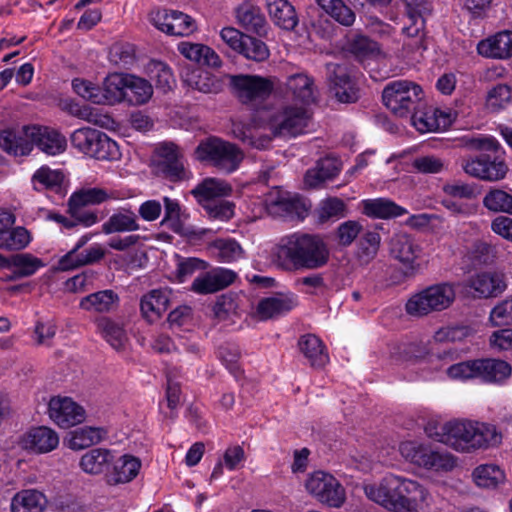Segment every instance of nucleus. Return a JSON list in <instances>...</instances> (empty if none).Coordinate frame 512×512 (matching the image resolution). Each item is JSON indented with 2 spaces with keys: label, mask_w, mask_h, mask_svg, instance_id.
Listing matches in <instances>:
<instances>
[{
  "label": "nucleus",
  "mask_w": 512,
  "mask_h": 512,
  "mask_svg": "<svg viewBox=\"0 0 512 512\" xmlns=\"http://www.w3.org/2000/svg\"><path fill=\"white\" fill-rule=\"evenodd\" d=\"M49 417L61 428L75 426L85 419L84 409L69 397H53L48 404Z\"/></svg>",
  "instance_id": "obj_17"
},
{
  "label": "nucleus",
  "mask_w": 512,
  "mask_h": 512,
  "mask_svg": "<svg viewBox=\"0 0 512 512\" xmlns=\"http://www.w3.org/2000/svg\"><path fill=\"white\" fill-rule=\"evenodd\" d=\"M164 218L161 221L162 226H167L173 232L181 235H187L189 230L184 226L183 219L186 218L185 213L181 210L177 200L169 197L163 198Z\"/></svg>",
  "instance_id": "obj_44"
},
{
  "label": "nucleus",
  "mask_w": 512,
  "mask_h": 512,
  "mask_svg": "<svg viewBox=\"0 0 512 512\" xmlns=\"http://www.w3.org/2000/svg\"><path fill=\"white\" fill-rule=\"evenodd\" d=\"M182 81L187 87L205 94H217L224 88L220 77L201 69H187L182 74Z\"/></svg>",
  "instance_id": "obj_25"
},
{
  "label": "nucleus",
  "mask_w": 512,
  "mask_h": 512,
  "mask_svg": "<svg viewBox=\"0 0 512 512\" xmlns=\"http://www.w3.org/2000/svg\"><path fill=\"white\" fill-rule=\"evenodd\" d=\"M58 444V434L45 426L30 429L19 440L22 449L36 454L48 453L54 450Z\"/></svg>",
  "instance_id": "obj_18"
},
{
  "label": "nucleus",
  "mask_w": 512,
  "mask_h": 512,
  "mask_svg": "<svg viewBox=\"0 0 512 512\" xmlns=\"http://www.w3.org/2000/svg\"><path fill=\"white\" fill-rule=\"evenodd\" d=\"M309 494L319 502L331 507H340L345 501V491L332 475L323 471L311 474L305 482Z\"/></svg>",
  "instance_id": "obj_12"
},
{
  "label": "nucleus",
  "mask_w": 512,
  "mask_h": 512,
  "mask_svg": "<svg viewBox=\"0 0 512 512\" xmlns=\"http://www.w3.org/2000/svg\"><path fill=\"white\" fill-rule=\"evenodd\" d=\"M155 167L158 174L170 181L185 178L183 157L178 146L173 143H164L158 147Z\"/></svg>",
  "instance_id": "obj_16"
},
{
  "label": "nucleus",
  "mask_w": 512,
  "mask_h": 512,
  "mask_svg": "<svg viewBox=\"0 0 512 512\" xmlns=\"http://www.w3.org/2000/svg\"><path fill=\"white\" fill-rule=\"evenodd\" d=\"M425 19L422 17H408L402 28V33L409 38L414 39V46L420 48L423 46L425 38Z\"/></svg>",
  "instance_id": "obj_63"
},
{
  "label": "nucleus",
  "mask_w": 512,
  "mask_h": 512,
  "mask_svg": "<svg viewBox=\"0 0 512 512\" xmlns=\"http://www.w3.org/2000/svg\"><path fill=\"white\" fill-rule=\"evenodd\" d=\"M366 497L390 512H418L428 492L417 481L388 474L379 482L365 483Z\"/></svg>",
  "instance_id": "obj_2"
},
{
  "label": "nucleus",
  "mask_w": 512,
  "mask_h": 512,
  "mask_svg": "<svg viewBox=\"0 0 512 512\" xmlns=\"http://www.w3.org/2000/svg\"><path fill=\"white\" fill-rule=\"evenodd\" d=\"M456 297L452 284L432 285L413 295L406 303V311L412 316H423L434 311H442L451 306Z\"/></svg>",
  "instance_id": "obj_8"
},
{
  "label": "nucleus",
  "mask_w": 512,
  "mask_h": 512,
  "mask_svg": "<svg viewBox=\"0 0 512 512\" xmlns=\"http://www.w3.org/2000/svg\"><path fill=\"white\" fill-rule=\"evenodd\" d=\"M106 436L103 428L85 426L69 433L68 447L72 450H82L101 442Z\"/></svg>",
  "instance_id": "obj_40"
},
{
  "label": "nucleus",
  "mask_w": 512,
  "mask_h": 512,
  "mask_svg": "<svg viewBox=\"0 0 512 512\" xmlns=\"http://www.w3.org/2000/svg\"><path fill=\"white\" fill-rule=\"evenodd\" d=\"M265 203L270 215L286 221L303 220L308 214L305 201L287 191L276 190L270 193Z\"/></svg>",
  "instance_id": "obj_11"
},
{
  "label": "nucleus",
  "mask_w": 512,
  "mask_h": 512,
  "mask_svg": "<svg viewBox=\"0 0 512 512\" xmlns=\"http://www.w3.org/2000/svg\"><path fill=\"white\" fill-rule=\"evenodd\" d=\"M311 113L305 106L285 105L269 119L268 125L275 137H295L306 132Z\"/></svg>",
  "instance_id": "obj_10"
},
{
  "label": "nucleus",
  "mask_w": 512,
  "mask_h": 512,
  "mask_svg": "<svg viewBox=\"0 0 512 512\" xmlns=\"http://www.w3.org/2000/svg\"><path fill=\"white\" fill-rule=\"evenodd\" d=\"M126 98L130 105H142L147 103L153 95V87L149 81L126 74Z\"/></svg>",
  "instance_id": "obj_38"
},
{
  "label": "nucleus",
  "mask_w": 512,
  "mask_h": 512,
  "mask_svg": "<svg viewBox=\"0 0 512 512\" xmlns=\"http://www.w3.org/2000/svg\"><path fill=\"white\" fill-rule=\"evenodd\" d=\"M236 17L239 24L247 31L261 34L265 30L266 19L261 9L250 3L244 2L236 9Z\"/></svg>",
  "instance_id": "obj_37"
},
{
  "label": "nucleus",
  "mask_w": 512,
  "mask_h": 512,
  "mask_svg": "<svg viewBox=\"0 0 512 512\" xmlns=\"http://www.w3.org/2000/svg\"><path fill=\"white\" fill-rule=\"evenodd\" d=\"M298 346L301 353L312 367L321 368L328 363L329 356L325 350V346L317 336L313 334L301 336L298 341Z\"/></svg>",
  "instance_id": "obj_34"
},
{
  "label": "nucleus",
  "mask_w": 512,
  "mask_h": 512,
  "mask_svg": "<svg viewBox=\"0 0 512 512\" xmlns=\"http://www.w3.org/2000/svg\"><path fill=\"white\" fill-rule=\"evenodd\" d=\"M70 141L74 148L98 160L116 159L119 155L117 143L97 129L79 128L71 134Z\"/></svg>",
  "instance_id": "obj_9"
},
{
  "label": "nucleus",
  "mask_w": 512,
  "mask_h": 512,
  "mask_svg": "<svg viewBox=\"0 0 512 512\" xmlns=\"http://www.w3.org/2000/svg\"><path fill=\"white\" fill-rule=\"evenodd\" d=\"M430 436L459 452H471L499 442L494 426L471 421H449Z\"/></svg>",
  "instance_id": "obj_4"
},
{
  "label": "nucleus",
  "mask_w": 512,
  "mask_h": 512,
  "mask_svg": "<svg viewBox=\"0 0 512 512\" xmlns=\"http://www.w3.org/2000/svg\"><path fill=\"white\" fill-rule=\"evenodd\" d=\"M297 304V297L293 294L267 297L258 303L257 313L262 320H267L289 312Z\"/></svg>",
  "instance_id": "obj_29"
},
{
  "label": "nucleus",
  "mask_w": 512,
  "mask_h": 512,
  "mask_svg": "<svg viewBox=\"0 0 512 512\" xmlns=\"http://www.w3.org/2000/svg\"><path fill=\"white\" fill-rule=\"evenodd\" d=\"M274 259L286 272L317 270L328 264L330 249L319 234L295 232L280 239Z\"/></svg>",
  "instance_id": "obj_1"
},
{
  "label": "nucleus",
  "mask_w": 512,
  "mask_h": 512,
  "mask_svg": "<svg viewBox=\"0 0 512 512\" xmlns=\"http://www.w3.org/2000/svg\"><path fill=\"white\" fill-rule=\"evenodd\" d=\"M266 8L272 21L278 27L290 31L297 26V13L288 0H266Z\"/></svg>",
  "instance_id": "obj_28"
},
{
  "label": "nucleus",
  "mask_w": 512,
  "mask_h": 512,
  "mask_svg": "<svg viewBox=\"0 0 512 512\" xmlns=\"http://www.w3.org/2000/svg\"><path fill=\"white\" fill-rule=\"evenodd\" d=\"M412 167L419 173L437 174L446 169V163L433 155L417 157L412 162Z\"/></svg>",
  "instance_id": "obj_62"
},
{
  "label": "nucleus",
  "mask_w": 512,
  "mask_h": 512,
  "mask_svg": "<svg viewBox=\"0 0 512 512\" xmlns=\"http://www.w3.org/2000/svg\"><path fill=\"white\" fill-rule=\"evenodd\" d=\"M474 482L478 487L494 489L505 480L504 471L495 464L477 466L472 473Z\"/></svg>",
  "instance_id": "obj_45"
},
{
  "label": "nucleus",
  "mask_w": 512,
  "mask_h": 512,
  "mask_svg": "<svg viewBox=\"0 0 512 512\" xmlns=\"http://www.w3.org/2000/svg\"><path fill=\"white\" fill-rule=\"evenodd\" d=\"M317 3L343 26H352L355 22L356 15L353 10L348 7L343 0H316Z\"/></svg>",
  "instance_id": "obj_48"
},
{
  "label": "nucleus",
  "mask_w": 512,
  "mask_h": 512,
  "mask_svg": "<svg viewBox=\"0 0 512 512\" xmlns=\"http://www.w3.org/2000/svg\"><path fill=\"white\" fill-rule=\"evenodd\" d=\"M462 168L469 176L490 182L505 178L508 171L503 159L489 153L463 160Z\"/></svg>",
  "instance_id": "obj_13"
},
{
  "label": "nucleus",
  "mask_w": 512,
  "mask_h": 512,
  "mask_svg": "<svg viewBox=\"0 0 512 512\" xmlns=\"http://www.w3.org/2000/svg\"><path fill=\"white\" fill-rule=\"evenodd\" d=\"M481 56L492 59H508L512 57V31L504 30L481 40L477 44Z\"/></svg>",
  "instance_id": "obj_22"
},
{
  "label": "nucleus",
  "mask_w": 512,
  "mask_h": 512,
  "mask_svg": "<svg viewBox=\"0 0 512 512\" xmlns=\"http://www.w3.org/2000/svg\"><path fill=\"white\" fill-rule=\"evenodd\" d=\"M126 75L119 73L109 74L100 87L99 104L114 105L125 101Z\"/></svg>",
  "instance_id": "obj_33"
},
{
  "label": "nucleus",
  "mask_w": 512,
  "mask_h": 512,
  "mask_svg": "<svg viewBox=\"0 0 512 512\" xmlns=\"http://www.w3.org/2000/svg\"><path fill=\"white\" fill-rule=\"evenodd\" d=\"M169 291L166 289H154L141 299L140 309L143 316L150 322L161 317L169 308Z\"/></svg>",
  "instance_id": "obj_31"
},
{
  "label": "nucleus",
  "mask_w": 512,
  "mask_h": 512,
  "mask_svg": "<svg viewBox=\"0 0 512 512\" xmlns=\"http://www.w3.org/2000/svg\"><path fill=\"white\" fill-rule=\"evenodd\" d=\"M349 50L357 58L363 59L379 52L378 43L370 38L358 35L349 42Z\"/></svg>",
  "instance_id": "obj_60"
},
{
  "label": "nucleus",
  "mask_w": 512,
  "mask_h": 512,
  "mask_svg": "<svg viewBox=\"0 0 512 512\" xmlns=\"http://www.w3.org/2000/svg\"><path fill=\"white\" fill-rule=\"evenodd\" d=\"M68 212L74 219L76 224H81L85 227H90L101 220L96 209H91L88 206H83L68 200Z\"/></svg>",
  "instance_id": "obj_56"
},
{
  "label": "nucleus",
  "mask_w": 512,
  "mask_h": 512,
  "mask_svg": "<svg viewBox=\"0 0 512 512\" xmlns=\"http://www.w3.org/2000/svg\"><path fill=\"white\" fill-rule=\"evenodd\" d=\"M32 181L36 190L53 189L62 184L63 174L47 167H41L34 173Z\"/></svg>",
  "instance_id": "obj_58"
},
{
  "label": "nucleus",
  "mask_w": 512,
  "mask_h": 512,
  "mask_svg": "<svg viewBox=\"0 0 512 512\" xmlns=\"http://www.w3.org/2000/svg\"><path fill=\"white\" fill-rule=\"evenodd\" d=\"M196 158L207 162L221 172L232 173L244 159V153L235 144L217 137L201 141L195 149Z\"/></svg>",
  "instance_id": "obj_5"
},
{
  "label": "nucleus",
  "mask_w": 512,
  "mask_h": 512,
  "mask_svg": "<svg viewBox=\"0 0 512 512\" xmlns=\"http://www.w3.org/2000/svg\"><path fill=\"white\" fill-rule=\"evenodd\" d=\"M111 64L118 68L127 69L135 62V49L130 43H115L108 53Z\"/></svg>",
  "instance_id": "obj_51"
},
{
  "label": "nucleus",
  "mask_w": 512,
  "mask_h": 512,
  "mask_svg": "<svg viewBox=\"0 0 512 512\" xmlns=\"http://www.w3.org/2000/svg\"><path fill=\"white\" fill-rule=\"evenodd\" d=\"M110 198L111 196L105 189L94 187L84 188L74 192L70 196L69 201L83 206H90L101 204Z\"/></svg>",
  "instance_id": "obj_55"
},
{
  "label": "nucleus",
  "mask_w": 512,
  "mask_h": 512,
  "mask_svg": "<svg viewBox=\"0 0 512 512\" xmlns=\"http://www.w3.org/2000/svg\"><path fill=\"white\" fill-rule=\"evenodd\" d=\"M345 203L337 197L327 198L321 201L316 210L319 223H325L333 217H342L345 212Z\"/></svg>",
  "instance_id": "obj_57"
},
{
  "label": "nucleus",
  "mask_w": 512,
  "mask_h": 512,
  "mask_svg": "<svg viewBox=\"0 0 512 512\" xmlns=\"http://www.w3.org/2000/svg\"><path fill=\"white\" fill-rule=\"evenodd\" d=\"M285 95L294 101H299L305 106L316 99L314 81L308 75L297 73L287 78L285 83Z\"/></svg>",
  "instance_id": "obj_24"
},
{
  "label": "nucleus",
  "mask_w": 512,
  "mask_h": 512,
  "mask_svg": "<svg viewBox=\"0 0 512 512\" xmlns=\"http://www.w3.org/2000/svg\"><path fill=\"white\" fill-rule=\"evenodd\" d=\"M114 454L106 448H92L80 458L79 466L87 474L99 475L109 471Z\"/></svg>",
  "instance_id": "obj_30"
},
{
  "label": "nucleus",
  "mask_w": 512,
  "mask_h": 512,
  "mask_svg": "<svg viewBox=\"0 0 512 512\" xmlns=\"http://www.w3.org/2000/svg\"><path fill=\"white\" fill-rule=\"evenodd\" d=\"M47 500L43 493L27 489L17 492L11 500V512H44Z\"/></svg>",
  "instance_id": "obj_36"
},
{
  "label": "nucleus",
  "mask_w": 512,
  "mask_h": 512,
  "mask_svg": "<svg viewBox=\"0 0 512 512\" xmlns=\"http://www.w3.org/2000/svg\"><path fill=\"white\" fill-rule=\"evenodd\" d=\"M30 234L24 227L0 230V249L21 250L30 243Z\"/></svg>",
  "instance_id": "obj_49"
},
{
  "label": "nucleus",
  "mask_w": 512,
  "mask_h": 512,
  "mask_svg": "<svg viewBox=\"0 0 512 512\" xmlns=\"http://www.w3.org/2000/svg\"><path fill=\"white\" fill-rule=\"evenodd\" d=\"M112 469L105 473L109 485H119L131 482L139 473L141 461L132 455H123L113 459Z\"/></svg>",
  "instance_id": "obj_23"
},
{
  "label": "nucleus",
  "mask_w": 512,
  "mask_h": 512,
  "mask_svg": "<svg viewBox=\"0 0 512 512\" xmlns=\"http://www.w3.org/2000/svg\"><path fill=\"white\" fill-rule=\"evenodd\" d=\"M44 265L40 258L30 253H19L5 257V260H2V268H15L18 274L24 278L34 275Z\"/></svg>",
  "instance_id": "obj_41"
},
{
  "label": "nucleus",
  "mask_w": 512,
  "mask_h": 512,
  "mask_svg": "<svg viewBox=\"0 0 512 512\" xmlns=\"http://www.w3.org/2000/svg\"><path fill=\"white\" fill-rule=\"evenodd\" d=\"M232 94L238 101L252 109L262 105L272 94L274 83L259 75H228Z\"/></svg>",
  "instance_id": "obj_7"
},
{
  "label": "nucleus",
  "mask_w": 512,
  "mask_h": 512,
  "mask_svg": "<svg viewBox=\"0 0 512 512\" xmlns=\"http://www.w3.org/2000/svg\"><path fill=\"white\" fill-rule=\"evenodd\" d=\"M217 250L219 259L223 262H232L238 260L243 255V249L240 244L233 239H218L213 243Z\"/></svg>",
  "instance_id": "obj_59"
},
{
  "label": "nucleus",
  "mask_w": 512,
  "mask_h": 512,
  "mask_svg": "<svg viewBox=\"0 0 512 512\" xmlns=\"http://www.w3.org/2000/svg\"><path fill=\"white\" fill-rule=\"evenodd\" d=\"M140 230L138 215L128 207H120L102 224L106 235L131 233Z\"/></svg>",
  "instance_id": "obj_26"
},
{
  "label": "nucleus",
  "mask_w": 512,
  "mask_h": 512,
  "mask_svg": "<svg viewBox=\"0 0 512 512\" xmlns=\"http://www.w3.org/2000/svg\"><path fill=\"white\" fill-rule=\"evenodd\" d=\"M390 255L403 264L407 269L414 271L421 249L415 239L407 233L394 234L389 242Z\"/></svg>",
  "instance_id": "obj_19"
},
{
  "label": "nucleus",
  "mask_w": 512,
  "mask_h": 512,
  "mask_svg": "<svg viewBox=\"0 0 512 512\" xmlns=\"http://www.w3.org/2000/svg\"><path fill=\"white\" fill-rule=\"evenodd\" d=\"M363 230V225L356 220H348L341 223L336 231L338 243L342 246H350Z\"/></svg>",
  "instance_id": "obj_64"
},
{
  "label": "nucleus",
  "mask_w": 512,
  "mask_h": 512,
  "mask_svg": "<svg viewBox=\"0 0 512 512\" xmlns=\"http://www.w3.org/2000/svg\"><path fill=\"white\" fill-rule=\"evenodd\" d=\"M512 102V89L507 84H497L486 96V106L496 112L505 109Z\"/></svg>",
  "instance_id": "obj_53"
},
{
  "label": "nucleus",
  "mask_w": 512,
  "mask_h": 512,
  "mask_svg": "<svg viewBox=\"0 0 512 512\" xmlns=\"http://www.w3.org/2000/svg\"><path fill=\"white\" fill-rule=\"evenodd\" d=\"M118 304L119 296L111 289L91 293L80 301L82 309L97 313H109L115 310Z\"/></svg>",
  "instance_id": "obj_35"
},
{
  "label": "nucleus",
  "mask_w": 512,
  "mask_h": 512,
  "mask_svg": "<svg viewBox=\"0 0 512 512\" xmlns=\"http://www.w3.org/2000/svg\"><path fill=\"white\" fill-rule=\"evenodd\" d=\"M96 326L101 336L116 350L124 348L128 338L123 326L108 317L97 319Z\"/></svg>",
  "instance_id": "obj_42"
},
{
  "label": "nucleus",
  "mask_w": 512,
  "mask_h": 512,
  "mask_svg": "<svg viewBox=\"0 0 512 512\" xmlns=\"http://www.w3.org/2000/svg\"><path fill=\"white\" fill-rule=\"evenodd\" d=\"M422 88L413 81L394 80L386 84L382 91L383 104L394 115L407 117L412 114L422 99Z\"/></svg>",
  "instance_id": "obj_6"
},
{
  "label": "nucleus",
  "mask_w": 512,
  "mask_h": 512,
  "mask_svg": "<svg viewBox=\"0 0 512 512\" xmlns=\"http://www.w3.org/2000/svg\"><path fill=\"white\" fill-rule=\"evenodd\" d=\"M239 54L246 59L255 62H262L268 59L270 52L267 45L260 39L247 35Z\"/></svg>",
  "instance_id": "obj_54"
},
{
  "label": "nucleus",
  "mask_w": 512,
  "mask_h": 512,
  "mask_svg": "<svg viewBox=\"0 0 512 512\" xmlns=\"http://www.w3.org/2000/svg\"><path fill=\"white\" fill-rule=\"evenodd\" d=\"M363 214L375 219H393L407 213V210L388 198L362 201Z\"/></svg>",
  "instance_id": "obj_27"
},
{
  "label": "nucleus",
  "mask_w": 512,
  "mask_h": 512,
  "mask_svg": "<svg viewBox=\"0 0 512 512\" xmlns=\"http://www.w3.org/2000/svg\"><path fill=\"white\" fill-rule=\"evenodd\" d=\"M489 321L492 326L512 324V298L499 302L490 312Z\"/></svg>",
  "instance_id": "obj_61"
},
{
  "label": "nucleus",
  "mask_w": 512,
  "mask_h": 512,
  "mask_svg": "<svg viewBox=\"0 0 512 512\" xmlns=\"http://www.w3.org/2000/svg\"><path fill=\"white\" fill-rule=\"evenodd\" d=\"M330 93L340 103H355L360 98L359 89L346 65H333L329 77Z\"/></svg>",
  "instance_id": "obj_15"
},
{
  "label": "nucleus",
  "mask_w": 512,
  "mask_h": 512,
  "mask_svg": "<svg viewBox=\"0 0 512 512\" xmlns=\"http://www.w3.org/2000/svg\"><path fill=\"white\" fill-rule=\"evenodd\" d=\"M422 459L426 465H421L420 467L426 469L448 471L453 469L455 466V459L451 455L447 453H440L428 446H424Z\"/></svg>",
  "instance_id": "obj_52"
},
{
  "label": "nucleus",
  "mask_w": 512,
  "mask_h": 512,
  "mask_svg": "<svg viewBox=\"0 0 512 512\" xmlns=\"http://www.w3.org/2000/svg\"><path fill=\"white\" fill-rule=\"evenodd\" d=\"M482 204L490 212L512 215V194L501 188H490L485 193Z\"/></svg>",
  "instance_id": "obj_46"
},
{
  "label": "nucleus",
  "mask_w": 512,
  "mask_h": 512,
  "mask_svg": "<svg viewBox=\"0 0 512 512\" xmlns=\"http://www.w3.org/2000/svg\"><path fill=\"white\" fill-rule=\"evenodd\" d=\"M236 276V273L229 269H213L196 277L191 289L198 294L215 293L231 285Z\"/></svg>",
  "instance_id": "obj_21"
},
{
  "label": "nucleus",
  "mask_w": 512,
  "mask_h": 512,
  "mask_svg": "<svg viewBox=\"0 0 512 512\" xmlns=\"http://www.w3.org/2000/svg\"><path fill=\"white\" fill-rule=\"evenodd\" d=\"M477 377L486 382H498L506 379L511 374V366L503 360L478 359L475 362Z\"/></svg>",
  "instance_id": "obj_39"
},
{
  "label": "nucleus",
  "mask_w": 512,
  "mask_h": 512,
  "mask_svg": "<svg viewBox=\"0 0 512 512\" xmlns=\"http://www.w3.org/2000/svg\"><path fill=\"white\" fill-rule=\"evenodd\" d=\"M467 286L480 298H494L507 289L505 275L501 272H482L469 278Z\"/></svg>",
  "instance_id": "obj_20"
},
{
  "label": "nucleus",
  "mask_w": 512,
  "mask_h": 512,
  "mask_svg": "<svg viewBox=\"0 0 512 512\" xmlns=\"http://www.w3.org/2000/svg\"><path fill=\"white\" fill-rule=\"evenodd\" d=\"M152 24L168 35L185 37L196 30L194 19L177 10L159 9L151 13Z\"/></svg>",
  "instance_id": "obj_14"
},
{
  "label": "nucleus",
  "mask_w": 512,
  "mask_h": 512,
  "mask_svg": "<svg viewBox=\"0 0 512 512\" xmlns=\"http://www.w3.org/2000/svg\"><path fill=\"white\" fill-rule=\"evenodd\" d=\"M34 145L48 155H57L65 151L67 141L58 131L39 125L0 131V148L10 155H28Z\"/></svg>",
  "instance_id": "obj_3"
},
{
  "label": "nucleus",
  "mask_w": 512,
  "mask_h": 512,
  "mask_svg": "<svg viewBox=\"0 0 512 512\" xmlns=\"http://www.w3.org/2000/svg\"><path fill=\"white\" fill-rule=\"evenodd\" d=\"M456 114L436 109L432 116H412L413 125L421 133L437 131L449 126L455 119Z\"/></svg>",
  "instance_id": "obj_43"
},
{
  "label": "nucleus",
  "mask_w": 512,
  "mask_h": 512,
  "mask_svg": "<svg viewBox=\"0 0 512 512\" xmlns=\"http://www.w3.org/2000/svg\"><path fill=\"white\" fill-rule=\"evenodd\" d=\"M381 236L376 231H366L358 242L357 258L361 264H369L378 254Z\"/></svg>",
  "instance_id": "obj_47"
},
{
  "label": "nucleus",
  "mask_w": 512,
  "mask_h": 512,
  "mask_svg": "<svg viewBox=\"0 0 512 512\" xmlns=\"http://www.w3.org/2000/svg\"><path fill=\"white\" fill-rule=\"evenodd\" d=\"M231 186L224 180L207 178L198 184L191 193L197 201L204 206L208 202L222 199L231 193Z\"/></svg>",
  "instance_id": "obj_32"
},
{
  "label": "nucleus",
  "mask_w": 512,
  "mask_h": 512,
  "mask_svg": "<svg viewBox=\"0 0 512 512\" xmlns=\"http://www.w3.org/2000/svg\"><path fill=\"white\" fill-rule=\"evenodd\" d=\"M148 73L156 88L168 92L175 84L171 68L164 62L153 60L148 64Z\"/></svg>",
  "instance_id": "obj_50"
}]
</instances>
